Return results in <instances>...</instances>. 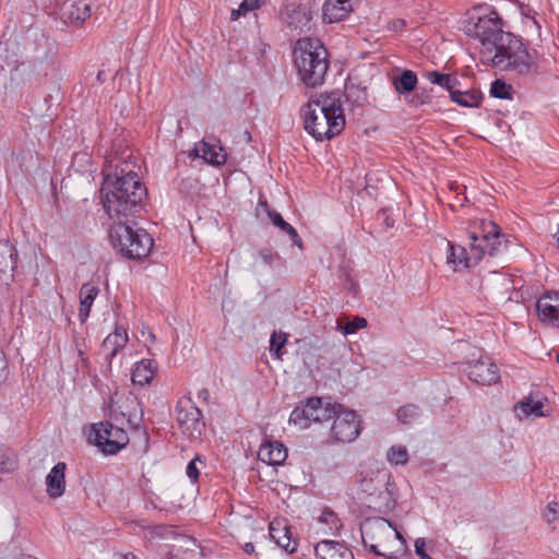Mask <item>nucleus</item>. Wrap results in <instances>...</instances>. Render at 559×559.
<instances>
[{
	"mask_svg": "<svg viewBox=\"0 0 559 559\" xmlns=\"http://www.w3.org/2000/svg\"><path fill=\"white\" fill-rule=\"evenodd\" d=\"M544 518L548 523L556 521L559 518V503L549 502L544 511Z\"/></svg>",
	"mask_w": 559,
	"mask_h": 559,
	"instance_id": "obj_39",
	"label": "nucleus"
},
{
	"mask_svg": "<svg viewBox=\"0 0 559 559\" xmlns=\"http://www.w3.org/2000/svg\"><path fill=\"white\" fill-rule=\"evenodd\" d=\"M258 456L269 465H280L287 459V449L282 442L266 441L260 447Z\"/></svg>",
	"mask_w": 559,
	"mask_h": 559,
	"instance_id": "obj_17",
	"label": "nucleus"
},
{
	"mask_svg": "<svg viewBox=\"0 0 559 559\" xmlns=\"http://www.w3.org/2000/svg\"><path fill=\"white\" fill-rule=\"evenodd\" d=\"M269 216L272 221V223L278 227L281 230L287 233L293 241L294 245L298 246L300 249H302V241L297 233V230L287 222L284 221L282 215L277 212H271L267 210Z\"/></svg>",
	"mask_w": 559,
	"mask_h": 559,
	"instance_id": "obj_27",
	"label": "nucleus"
},
{
	"mask_svg": "<svg viewBox=\"0 0 559 559\" xmlns=\"http://www.w3.org/2000/svg\"><path fill=\"white\" fill-rule=\"evenodd\" d=\"M132 219L114 222L109 238L114 249L121 255L131 260H140L152 250L153 239L144 229L133 228Z\"/></svg>",
	"mask_w": 559,
	"mask_h": 559,
	"instance_id": "obj_6",
	"label": "nucleus"
},
{
	"mask_svg": "<svg viewBox=\"0 0 559 559\" xmlns=\"http://www.w3.org/2000/svg\"><path fill=\"white\" fill-rule=\"evenodd\" d=\"M111 413L116 420H118V416H121L127 419L130 428H140L143 414L136 396L129 394L116 404L114 400H111Z\"/></svg>",
	"mask_w": 559,
	"mask_h": 559,
	"instance_id": "obj_13",
	"label": "nucleus"
},
{
	"mask_svg": "<svg viewBox=\"0 0 559 559\" xmlns=\"http://www.w3.org/2000/svg\"><path fill=\"white\" fill-rule=\"evenodd\" d=\"M90 438L106 455L117 454L129 443V436L126 430L110 421L94 424Z\"/></svg>",
	"mask_w": 559,
	"mask_h": 559,
	"instance_id": "obj_10",
	"label": "nucleus"
},
{
	"mask_svg": "<svg viewBox=\"0 0 559 559\" xmlns=\"http://www.w3.org/2000/svg\"><path fill=\"white\" fill-rule=\"evenodd\" d=\"M466 373L469 380L481 385H491L499 380L497 366L488 359L468 362Z\"/></svg>",
	"mask_w": 559,
	"mask_h": 559,
	"instance_id": "obj_14",
	"label": "nucleus"
},
{
	"mask_svg": "<svg viewBox=\"0 0 559 559\" xmlns=\"http://www.w3.org/2000/svg\"><path fill=\"white\" fill-rule=\"evenodd\" d=\"M350 11V0H325L323 4V20L329 23L338 22Z\"/></svg>",
	"mask_w": 559,
	"mask_h": 559,
	"instance_id": "obj_20",
	"label": "nucleus"
},
{
	"mask_svg": "<svg viewBox=\"0 0 559 559\" xmlns=\"http://www.w3.org/2000/svg\"><path fill=\"white\" fill-rule=\"evenodd\" d=\"M337 330L342 331L345 335L353 334L360 329L367 326V320L365 318L356 317L353 321L347 322L343 325L342 320L337 319Z\"/></svg>",
	"mask_w": 559,
	"mask_h": 559,
	"instance_id": "obj_37",
	"label": "nucleus"
},
{
	"mask_svg": "<svg viewBox=\"0 0 559 559\" xmlns=\"http://www.w3.org/2000/svg\"><path fill=\"white\" fill-rule=\"evenodd\" d=\"M170 559H177V558H170Z\"/></svg>",
	"mask_w": 559,
	"mask_h": 559,
	"instance_id": "obj_55",
	"label": "nucleus"
},
{
	"mask_svg": "<svg viewBox=\"0 0 559 559\" xmlns=\"http://www.w3.org/2000/svg\"><path fill=\"white\" fill-rule=\"evenodd\" d=\"M530 20L536 26V29L539 33L540 32V24L538 23V21L535 17H531Z\"/></svg>",
	"mask_w": 559,
	"mask_h": 559,
	"instance_id": "obj_50",
	"label": "nucleus"
},
{
	"mask_svg": "<svg viewBox=\"0 0 559 559\" xmlns=\"http://www.w3.org/2000/svg\"><path fill=\"white\" fill-rule=\"evenodd\" d=\"M145 530L148 538L164 537L169 532V527L165 525L147 526Z\"/></svg>",
	"mask_w": 559,
	"mask_h": 559,
	"instance_id": "obj_40",
	"label": "nucleus"
},
{
	"mask_svg": "<svg viewBox=\"0 0 559 559\" xmlns=\"http://www.w3.org/2000/svg\"><path fill=\"white\" fill-rule=\"evenodd\" d=\"M15 249L8 241L0 242V270L14 269L16 264Z\"/></svg>",
	"mask_w": 559,
	"mask_h": 559,
	"instance_id": "obj_31",
	"label": "nucleus"
},
{
	"mask_svg": "<svg viewBox=\"0 0 559 559\" xmlns=\"http://www.w3.org/2000/svg\"><path fill=\"white\" fill-rule=\"evenodd\" d=\"M543 408V401L536 400L532 395L525 397L514 406V411L519 419L527 417H542L544 416Z\"/></svg>",
	"mask_w": 559,
	"mask_h": 559,
	"instance_id": "obj_23",
	"label": "nucleus"
},
{
	"mask_svg": "<svg viewBox=\"0 0 559 559\" xmlns=\"http://www.w3.org/2000/svg\"><path fill=\"white\" fill-rule=\"evenodd\" d=\"M463 31L479 41L483 63L521 75L538 71L535 57L519 37L502 29V20L496 11L484 15L471 14L463 22Z\"/></svg>",
	"mask_w": 559,
	"mask_h": 559,
	"instance_id": "obj_1",
	"label": "nucleus"
},
{
	"mask_svg": "<svg viewBox=\"0 0 559 559\" xmlns=\"http://www.w3.org/2000/svg\"><path fill=\"white\" fill-rule=\"evenodd\" d=\"M397 419L404 425H412L420 417V409L414 404H407L397 409Z\"/></svg>",
	"mask_w": 559,
	"mask_h": 559,
	"instance_id": "obj_32",
	"label": "nucleus"
},
{
	"mask_svg": "<svg viewBox=\"0 0 559 559\" xmlns=\"http://www.w3.org/2000/svg\"><path fill=\"white\" fill-rule=\"evenodd\" d=\"M198 399L205 402V403H209V400H210V392L207 389H201L199 390L198 392Z\"/></svg>",
	"mask_w": 559,
	"mask_h": 559,
	"instance_id": "obj_46",
	"label": "nucleus"
},
{
	"mask_svg": "<svg viewBox=\"0 0 559 559\" xmlns=\"http://www.w3.org/2000/svg\"><path fill=\"white\" fill-rule=\"evenodd\" d=\"M406 27V21L403 19H394L388 22L386 28L391 32H402Z\"/></svg>",
	"mask_w": 559,
	"mask_h": 559,
	"instance_id": "obj_43",
	"label": "nucleus"
},
{
	"mask_svg": "<svg viewBox=\"0 0 559 559\" xmlns=\"http://www.w3.org/2000/svg\"><path fill=\"white\" fill-rule=\"evenodd\" d=\"M337 406L331 427V435L336 442H353L359 435V420L354 411L345 409L341 404Z\"/></svg>",
	"mask_w": 559,
	"mask_h": 559,
	"instance_id": "obj_11",
	"label": "nucleus"
},
{
	"mask_svg": "<svg viewBox=\"0 0 559 559\" xmlns=\"http://www.w3.org/2000/svg\"><path fill=\"white\" fill-rule=\"evenodd\" d=\"M471 253L469 257L464 247L455 246L448 241L449 252L448 263L454 265V270L460 267L467 269L472 260L476 263L484 254L493 257L507 249L508 240L501 234L500 227L490 221H479L477 229L471 233Z\"/></svg>",
	"mask_w": 559,
	"mask_h": 559,
	"instance_id": "obj_4",
	"label": "nucleus"
},
{
	"mask_svg": "<svg viewBox=\"0 0 559 559\" xmlns=\"http://www.w3.org/2000/svg\"><path fill=\"white\" fill-rule=\"evenodd\" d=\"M67 465L63 462L57 463L46 477L47 493L51 498H59L66 490Z\"/></svg>",
	"mask_w": 559,
	"mask_h": 559,
	"instance_id": "obj_18",
	"label": "nucleus"
},
{
	"mask_svg": "<svg viewBox=\"0 0 559 559\" xmlns=\"http://www.w3.org/2000/svg\"><path fill=\"white\" fill-rule=\"evenodd\" d=\"M197 459L189 462L187 466V476L192 480L195 481L199 477V469L197 467L195 463Z\"/></svg>",
	"mask_w": 559,
	"mask_h": 559,
	"instance_id": "obj_45",
	"label": "nucleus"
},
{
	"mask_svg": "<svg viewBox=\"0 0 559 559\" xmlns=\"http://www.w3.org/2000/svg\"><path fill=\"white\" fill-rule=\"evenodd\" d=\"M20 559H36V558H34V557H32L29 555H23V556H21Z\"/></svg>",
	"mask_w": 559,
	"mask_h": 559,
	"instance_id": "obj_51",
	"label": "nucleus"
},
{
	"mask_svg": "<svg viewBox=\"0 0 559 559\" xmlns=\"http://www.w3.org/2000/svg\"><path fill=\"white\" fill-rule=\"evenodd\" d=\"M319 559H354L353 552L344 545L334 540H321L314 547Z\"/></svg>",
	"mask_w": 559,
	"mask_h": 559,
	"instance_id": "obj_16",
	"label": "nucleus"
},
{
	"mask_svg": "<svg viewBox=\"0 0 559 559\" xmlns=\"http://www.w3.org/2000/svg\"><path fill=\"white\" fill-rule=\"evenodd\" d=\"M417 85V75L411 70H405L400 76L393 79V86L400 94L412 92Z\"/></svg>",
	"mask_w": 559,
	"mask_h": 559,
	"instance_id": "obj_26",
	"label": "nucleus"
},
{
	"mask_svg": "<svg viewBox=\"0 0 559 559\" xmlns=\"http://www.w3.org/2000/svg\"><path fill=\"white\" fill-rule=\"evenodd\" d=\"M359 490L365 495L362 498L368 508L378 512L391 510L394 507V499L388 489V477L385 474L376 473L370 477H362L359 480Z\"/></svg>",
	"mask_w": 559,
	"mask_h": 559,
	"instance_id": "obj_8",
	"label": "nucleus"
},
{
	"mask_svg": "<svg viewBox=\"0 0 559 559\" xmlns=\"http://www.w3.org/2000/svg\"><path fill=\"white\" fill-rule=\"evenodd\" d=\"M148 335H150V338H151L152 341H154V340H155V335H154L152 332H150V334H148Z\"/></svg>",
	"mask_w": 559,
	"mask_h": 559,
	"instance_id": "obj_53",
	"label": "nucleus"
},
{
	"mask_svg": "<svg viewBox=\"0 0 559 559\" xmlns=\"http://www.w3.org/2000/svg\"><path fill=\"white\" fill-rule=\"evenodd\" d=\"M17 464L16 455L7 445L0 443V473H10Z\"/></svg>",
	"mask_w": 559,
	"mask_h": 559,
	"instance_id": "obj_29",
	"label": "nucleus"
},
{
	"mask_svg": "<svg viewBox=\"0 0 559 559\" xmlns=\"http://www.w3.org/2000/svg\"><path fill=\"white\" fill-rule=\"evenodd\" d=\"M177 421L183 435L198 438L202 435L205 424L201 411L190 399H181L176 406Z\"/></svg>",
	"mask_w": 559,
	"mask_h": 559,
	"instance_id": "obj_12",
	"label": "nucleus"
},
{
	"mask_svg": "<svg viewBox=\"0 0 559 559\" xmlns=\"http://www.w3.org/2000/svg\"><path fill=\"white\" fill-rule=\"evenodd\" d=\"M128 333L122 328H116L103 342V349L108 359H112L119 350L124 348L128 343Z\"/></svg>",
	"mask_w": 559,
	"mask_h": 559,
	"instance_id": "obj_21",
	"label": "nucleus"
},
{
	"mask_svg": "<svg viewBox=\"0 0 559 559\" xmlns=\"http://www.w3.org/2000/svg\"><path fill=\"white\" fill-rule=\"evenodd\" d=\"M538 318L543 323L551 324L559 329V293L548 292L536 302Z\"/></svg>",
	"mask_w": 559,
	"mask_h": 559,
	"instance_id": "obj_15",
	"label": "nucleus"
},
{
	"mask_svg": "<svg viewBox=\"0 0 559 559\" xmlns=\"http://www.w3.org/2000/svg\"><path fill=\"white\" fill-rule=\"evenodd\" d=\"M98 293H99L98 287H96L90 283L82 285V287L80 289L81 306H80V310H79V317L82 322H84L86 320V318L88 317L91 307H92L96 296L98 295Z\"/></svg>",
	"mask_w": 559,
	"mask_h": 559,
	"instance_id": "obj_25",
	"label": "nucleus"
},
{
	"mask_svg": "<svg viewBox=\"0 0 559 559\" xmlns=\"http://www.w3.org/2000/svg\"><path fill=\"white\" fill-rule=\"evenodd\" d=\"M259 255H260L261 260L265 264H269V265H271L273 263L274 259L278 257L277 254H275L270 249H262V250H260Z\"/></svg>",
	"mask_w": 559,
	"mask_h": 559,
	"instance_id": "obj_44",
	"label": "nucleus"
},
{
	"mask_svg": "<svg viewBox=\"0 0 559 559\" xmlns=\"http://www.w3.org/2000/svg\"><path fill=\"white\" fill-rule=\"evenodd\" d=\"M91 16V8L84 1L73 2L68 10V19L72 22H84Z\"/></svg>",
	"mask_w": 559,
	"mask_h": 559,
	"instance_id": "obj_30",
	"label": "nucleus"
},
{
	"mask_svg": "<svg viewBox=\"0 0 559 559\" xmlns=\"http://www.w3.org/2000/svg\"><path fill=\"white\" fill-rule=\"evenodd\" d=\"M334 404H322L320 397L308 399L306 404L294 408L289 416V424L297 426L299 429H306L311 423H324L331 420L336 414Z\"/></svg>",
	"mask_w": 559,
	"mask_h": 559,
	"instance_id": "obj_9",
	"label": "nucleus"
},
{
	"mask_svg": "<svg viewBox=\"0 0 559 559\" xmlns=\"http://www.w3.org/2000/svg\"><path fill=\"white\" fill-rule=\"evenodd\" d=\"M328 50L319 39L301 38L294 49V62L300 81L308 87L324 82L328 69Z\"/></svg>",
	"mask_w": 559,
	"mask_h": 559,
	"instance_id": "obj_5",
	"label": "nucleus"
},
{
	"mask_svg": "<svg viewBox=\"0 0 559 559\" xmlns=\"http://www.w3.org/2000/svg\"><path fill=\"white\" fill-rule=\"evenodd\" d=\"M157 371V362L153 359H142L136 362L131 374L132 382L139 385L148 384Z\"/></svg>",
	"mask_w": 559,
	"mask_h": 559,
	"instance_id": "obj_22",
	"label": "nucleus"
},
{
	"mask_svg": "<svg viewBox=\"0 0 559 559\" xmlns=\"http://www.w3.org/2000/svg\"><path fill=\"white\" fill-rule=\"evenodd\" d=\"M511 559H515L512 555L509 556Z\"/></svg>",
	"mask_w": 559,
	"mask_h": 559,
	"instance_id": "obj_54",
	"label": "nucleus"
},
{
	"mask_svg": "<svg viewBox=\"0 0 559 559\" xmlns=\"http://www.w3.org/2000/svg\"><path fill=\"white\" fill-rule=\"evenodd\" d=\"M362 543L377 556L390 557L393 554L391 544L400 540L405 544L401 533L384 518H367L360 524Z\"/></svg>",
	"mask_w": 559,
	"mask_h": 559,
	"instance_id": "obj_7",
	"label": "nucleus"
},
{
	"mask_svg": "<svg viewBox=\"0 0 559 559\" xmlns=\"http://www.w3.org/2000/svg\"><path fill=\"white\" fill-rule=\"evenodd\" d=\"M427 79L437 85H440L448 90L451 93V90L455 87L457 84V80L455 76L451 74H442L437 71L427 72Z\"/></svg>",
	"mask_w": 559,
	"mask_h": 559,
	"instance_id": "obj_34",
	"label": "nucleus"
},
{
	"mask_svg": "<svg viewBox=\"0 0 559 559\" xmlns=\"http://www.w3.org/2000/svg\"><path fill=\"white\" fill-rule=\"evenodd\" d=\"M245 16V12L242 11L241 7L239 5L238 9H235L230 13L231 21H237L240 16Z\"/></svg>",
	"mask_w": 559,
	"mask_h": 559,
	"instance_id": "obj_47",
	"label": "nucleus"
},
{
	"mask_svg": "<svg viewBox=\"0 0 559 559\" xmlns=\"http://www.w3.org/2000/svg\"><path fill=\"white\" fill-rule=\"evenodd\" d=\"M287 342V334L282 331H274L270 338V350L277 358L281 357V349L285 346Z\"/></svg>",
	"mask_w": 559,
	"mask_h": 559,
	"instance_id": "obj_38",
	"label": "nucleus"
},
{
	"mask_svg": "<svg viewBox=\"0 0 559 559\" xmlns=\"http://www.w3.org/2000/svg\"><path fill=\"white\" fill-rule=\"evenodd\" d=\"M264 3V0H242L240 7L247 15L249 12L260 9Z\"/></svg>",
	"mask_w": 559,
	"mask_h": 559,
	"instance_id": "obj_41",
	"label": "nucleus"
},
{
	"mask_svg": "<svg viewBox=\"0 0 559 559\" xmlns=\"http://www.w3.org/2000/svg\"><path fill=\"white\" fill-rule=\"evenodd\" d=\"M450 97L462 107L477 108L481 103L483 94L478 90L459 91L454 87L451 90Z\"/></svg>",
	"mask_w": 559,
	"mask_h": 559,
	"instance_id": "obj_24",
	"label": "nucleus"
},
{
	"mask_svg": "<svg viewBox=\"0 0 559 559\" xmlns=\"http://www.w3.org/2000/svg\"><path fill=\"white\" fill-rule=\"evenodd\" d=\"M305 130L317 141L331 140L345 127V116L337 94L320 95L301 107Z\"/></svg>",
	"mask_w": 559,
	"mask_h": 559,
	"instance_id": "obj_3",
	"label": "nucleus"
},
{
	"mask_svg": "<svg viewBox=\"0 0 559 559\" xmlns=\"http://www.w3.org/2000/svg\"><path fill=\"white\" fill-rule=\"evenodd\" d=\"M386 457L392 464L405 465L408 461V453L405 447H391Z\"/></svg>",
	"mask_w": 559,
	"mask_h": 559,
	"instance_id": "obj_36",
	"label": "nucleus"
},
{
	"mask_svg": "<svg viewBox=\"0 0 559 559\" xmlns=\"http://www.w3.org/2000/svg\"><path fill=\"white\" fill-rule=\"evenodd\" d=\"M415 552L420 559H432L427 552H426V539L425 538H417L415 540Z\"/></svg>",
	"mask_w": 559,
	"mask_h": 559,
	"instance_id": "obj_42",
	"label": "nucleus"
},
{
	"mask_svg": "<svg viewBox=\"0 0 559 559\" xmlns=\"http://www.w3.org/2000/svg\"><path fill=\"white\" fill-rule=\"evenodd\" d=\"M260 205H261V206H264V207L267 210V203H266V201H263V202L261 201V202H260Z\"/></svg>",
	"mask_w": 559,
	"mask_h": 559,
	"instance_id": "obj_52",
	"label": "nucleus"
},
{
	"mask_svg": "<svg viewBox=\"0 0 559 559\" xmlns=\"http://www.w3.org/2000/svg\"><path fill=\"white\" fill-rule=\"evenodd\" d=\"M106 72L104 70L98 71L96 79L102 84L106 81Z\"/></svg>",
	"mask_w": 559,
	"mask_h": 559,
	"instance_id": "obj_48",
	"label": "nucleus"
},
{
	"mask_svg": "<svg viewBox=\"0 0 559 559\" xmlns=\"http://www.w3.org/2000/svg\"><path fill=\"white\" fill-rule=\"evenodd\" d=\"M243 551L246 554H252L254 551V546L252 543H247L245 546H243Z\"/></svg>",
	"mask_w": 559,
	"mask_h": 559,
	"instance_id": "obj_49",
	"label": "nucleus"
},
{
	"mask_svg": "<svg viewBox=\"0 0 559 559\" xmlns=\"http://www.w3.org/2000/svg\"><path fill=\"white\" fill-rule=\"evenodd\" d=\"M319 522L326 525V528H322V533L325 535L334 534L341 527V523L336 513L331 510H323L319 516Z\"/></svg>",
	"mask_w": 559,
	"mask_h": 559,
	"instance_id": "obj_33",
	"label": "nucleus"
},
{
	"mask_svg": "<svg viewBox=\"0 0 559 559\" xmlns=\"http://www.w3.org/2000/svg\"><path fill=\"white\" fill-rule=\"evenodd\" d=\"M195 155L202 157L206 163L221 166L226 162V154L222 146L201 141L194 147Z\"/></svg>",
	"mask_w": 559,
	"mask_h": 559,
	"instance_id": "obj_19",
	"label": "nucleus"
},
{
	"mask_svg": "<svg viewBox=\"0 0 559 559\" xmlns=\"http://www.w3.org/2000/svg\"><path fill=\"white\" fill-rule=\"evenodd\" d=\"M288 532L289 528L287 526H284L283 530H280L275 528L273 522L270 524V534L275 543L286 551L294 552L296 550V543H294L290 548L292 540L290 536H288Z\"/></svg>",
	"mask_w": 559,
	"mask_h": 559,
	"instance_id": "obj_28",
	"label": "nucleus"
},
{
	"mask_svg": "<svg viewBox=\"0 0 559 559\" xmlns=\"http://www.w3.org/2000/svg\"><path fill=\"white\" fill-rule=\"evenodd\" d=\"M511 85L507 84L502 80H495L491 83L490 95L500 99H510L511 98Z\"/></svg>",
	"mask_w": 559,
	"mask_h": 559,
	"instance_id": "obj_35",
	"label": "nucleus"
},
{
	"mask_svg": "<svg viewBox=\"0 0 559 559\" xmlns=\"http://www.w3.org/2000/svg\"><path fill=\"white\" fill-rule=\"evenodd\" d=\"M126 167L119 169L115 166V173H106L100 187V201L109 218L114 222H127L134 218L143 209L146 197V188L138 175Z\"/></svg>",
	"mask_w": 559,
	"mask_h": 559,
	"instance_id": "obj_2",
	"label": "nucleus"
}]
</instances>
